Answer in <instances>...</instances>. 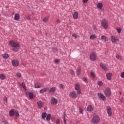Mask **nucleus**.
<instances>
[{
  "instance_id": "nucleus-41",
  "label": "nucleus",
  "mask_w": 124,
  "mask_h": 124,
  "mask_svg": "<svg viewBox=\"0 0 124 124\" xmlns=\"http://www.w3.org/2000/svg\"><path fill=\"white\" fill-rule=\"evenodd\" d=\"M63 118L64 124H66V120H65V115H64V116H63Z\"/></svg>"
},
{
  "instance_id": "nucleus-30",
  "label": "nucleus",
  "mask_w": 124,
  "mask_h": 124,
  "mask_svg": "<svg viewBox=\"0 0 124 124\" xmlns=\"http://www.w3.org/2000/svg\"><path fill=\"white\" fill-rule=\"evenodd\" d=\"M56 91V88L55 87H53L49 90V93H54Z\"/></svg>"
},
{
  "instance_id": "nucleus-53",
  "label": "nucleus",
  "mask_w": 124,
  "mask_h": 124,
  "mask_svg": "<svg viewBox=\"0 0 124 124\" xmlns=\"http://www.w3.org/2000/svg\"><path fill=\"white\" fill-rule=\"evenodd\" d=\"M83 3H87L88 2V0H83Z\"/></svg>"
},
{
  "instance_id": "nucleus-36",
  "label": "nucleus",
  "mask_w": 124,
  "mask_h": 124,
  "mask_svg": "<svg viewBox=\"0 0 124 124\" xmlns=\"http://www.w3.org/2000/svg\"><path fill=\"white\" fill-rule=\"evenodd\" d=\"M15 116L16 117H19V112H18V111L17 110H16L15 111Z\"/></svg>"
},
{
  "instance_id": "nucleus-32",
  "label": "nucleus",
  "mask_w": 124,
  "mask_h": 124,
  "mask_svg": "<svg viewBox=\"0 0 124 124\" xmlns=\"http://www.w3.org/2000/svg\"><path fill=\"white\" fill-rule=\"evenodd\" d=\"M49 21V17H45L43 19V21H44V23H46V22H48Z\"/></svg>"
},
{
  "instance_id": "nucleus-5",
  "label": "nucleus",
  "mask_w": 124,
  "mask_h": 124,
  "mask_svg": "<svg viewBox=\"0 0 124 124\" xmlns=\"http://www.w3.org/2000/svg\"><path fill=\"white\" fill-rule=\"evenodd\" d=\"M75 89L76 91H77L78 94H80L81 93V89L80 88V84L77 83L75 85Z\"/></svg>"
},
{
  "instance_id": "nucleus-10",
  "label": "nucleus",
  "mask_w": 124,
  "mask_h": 124,
  "mask_svg": "<svg viewBox=\"0 0 124 124\" xmlns=\"http://www.w3.org/2000/svg\"><path fill=\"white\" fill-rule=\"evenodd\" d=\"M107 112L109 117L112 116V108H111V107L108 106L107 108Z\"/></svg>"
},
{
  "instance_id": "nucleus-13",
  "label": "nucleus",
  "mask_w": 124,
  "mask_h": 124,
  "mask_svg": "<svg viewBox=\"0 0 124 124\" xmlns=\"http://www.w3.org/2000/svg\"><path fill=\"white\" fill-rule=\"evenodd\" d=\"M100 67H101V68H102V69H103L104 70H107V69L108 68V66H107V65L104 64L103 63H101L100 64Z\"/></svg>"
},
{
  "instance_id": "nucleus-15",
  "label": "nucleus",
  "mask_w": 124,
  "mask_h": 124,
  "mask_svg": "<svg viewBox=\"0 0 124 124\" xmlns=\"http://www.w3.org/2000/svg\"><path fill=\"white\" fill-rule=\"evenodd\" d=\"M27 94L30 99H32L33 98V93H32L27 92Z\"/></svg>"
},
{
  "instance_id": "nucleus-1",
  "label": "nucleus",
  "mask_w": 124,
  "mask_h": 124,
  "mask_svg": "<svg viewBox=\"0 0 124 124\" xmlns=\"http://www.w3.org/2000/svg\"><path fill=\"white\" fill-rule=\"evenodd\" d=\"M9 44L11 47H12V50L13 52H17L20 50V45L16 43L13 40H11L9 42Z\"/></svg>"
},
{
  "instance_id": "nucleus-27",
  "label": "nucleus",
  "mask_w": 124,
  "mask_h": 124,
  "mask_svg": "<svg viewBox=\"0 0 124 124\" xmlns=\"http://www.w3.org/2000/svg\"><path fill=\"white\" fill-rule=\"evenodd\" d=\"M6 77L5 76L2 74H0V80H5Z\"/></svg>"
},
{
  "instance_id": "nucleus-39",
  "label": "nucleus",
  "mask_w": 124,
  "mask_h": 124,
  "mask_svg": "<svg viewBox=\"0 0 124 124\" xmlns=\"http://www.w3.org/2000/svg\"><path fill=\"white\" fill-rule=\"evenodd\" d=\"M21 86H22L23 89H24V90H26V85H25V83L22 82L21 84Z\"/></svg>"
},
{
  "instance_id": "nucleus-4",
  "label": "nucleus",
  "mask_w": 124,
  "mask_h": 124,
  "mask_svg": "<svg viewBox=\"0 0 124 124\" xmlns=\"http://www.w3.org/2000/svg\"><path fill=\"white\" fill-rule=\"evenodd\" d=\"M110 38L112 43H117V42L119 41V37H118V36L112 35L110 36Z\"/></svg>"
},
{
  "instance_id": "nucleus-45",
  "label": "nucleus",
  "mask_w": 124,
  "mask_h": 124,
  "mask_svg": "<svg viewBox=\"0 0 124 124\" xmlns=\"http://www.w3.org/2000/svg\"><path fill=\"white\" fill-rule=\"evenodd\" d=\"M98 86H102V85H103L102 81H99L98 82Z\"/></svg>"
},
{
  "instance_id": "nucleus-47",
  "label": "nucleus",
  "mask_w": 124,
  "mask_h": 124,
  "mask_svg": "<svg viewBox=\"0 0 124 124\" xmlns=\"http://www.w3.org/2000/svg\"><path fill=\"white\" fill-rule=\"evenodd\" d=\"M59 87L60 89H63V85H62V84H60L59 85Z\"/></svg>"
},
{
  "instance_id": "nucleus-23",
  "label": "nucleus",
  "mask_w": 124,
  "mask_h": 124,
  "mask_svg": "<svg viewBox=\"0 0 124 124\" xmlns=\"http://www.w3.org/2000/svg\"><path fill=\"white\" fill-rule=\"evenodd\" d=\"M2 57L3 59H8V58H9V55H8L7 53H5L2 55Z\"/></svg>"
},
{
  "instance_id": "nucleus-35",
  "label": "nucleus",
  "mask_w": 124,
  "mask_h": 124,
  "mask_svg": "<svg viewBox=\"0 0 124 124\" xmlns=\"http://www.w3.org/2000/svg\"><path fill=\"white\" fill-rule=\"evenodd\" d=\"M90 39L93 40L96 38L95 35H91L90 37Z\"/></svg>"
},
{
  "instance_id": "nucleus-29",
  "label": "nucleus",
  "mask_w": 124,
  "mask_h": 124,
  "mask_svg": "<svg viewBox=\"0 0 124 124\" xmlns=\"http://www.w3.org/2000/svg\"><path fill=\"white\" fill-rule=\"evenodd\" d=\"M46 121H50V120H51V114H46Z\"/></svg>"
},
{
  "instance_id": "nucleus-6",
  "label": "nucleus",
  "mask_w": 124,
  "mask_h": 124,
  "mask_svg": "<svg viewBox=\"0 0 124 124\" xmlns=\"http://www.w3.org/2000/svg\"><path fill=\"white\" fill-rule=\"evenodd\" d=\"M105 94L106 96L108 97L111 95V90L110 88H107L105 90Z\"/></svg>"
},
{
  "instance_id": "nucleus-9",
  "label": "nucleus",
  "mask_w": 124,
  "mask_h": 124,
  "mask_svg": "<svg viewBox=\"0 0 124 124\" xmlns=\"http://www.w3.org/2000/svg\"><path fill=\"white\" fill-rule=\"evenodd\" d=\"M13 66H19V61L17 60H14L12 61Z\"/></svg>"
},
{
  "instance_id": "nucleus-46",
  "label": "nucleus",
  "mask_w": 124,
  "mask_h": 124,
  "mask_svg": "<svg viewBox=\"0 0 124 124\" xmlns=\"http://www.w3.org/2000/svg\"><path fill=\"white\" fill-rule=\"evenodd\" d=\"M16 76L17 77H21L22 76V75H21V73H17L16 74Z\"/></svg>"
},
{
  "instance_id": "nucleus-18",
  "label": "nucleus",
  "mask_w": 124,
  "mask_h": 124,
  "mask_svg": "<svg viewBox=\"0 0 124 124\" xmlns=\"http://www.w3.org/2000/svg\"><path fill=\"white\" fill-rule=\"evenodd\" d=\"M107 79L108 80H111V77H112V74L110 73H108L106 74Z\"/></svg>"
},
{
  "instance_id": "nucleus-51",
  "label": "nucleus",
  "mask_w": 124,
  "mask_h": 124,
  "mask_svg": "<svg viewBox=\"0 0 124 124\" xmlns=\"http://www.w3.org/2000/svg\"><path fill=\"white\" fill-rule=\"evenodd\" d=\"M3 99L4 101H6V103H7V97H5Z\"/></svg>"
},
{
  "instance_id": "nucleus-16",
  "label": "nucleus",
  "mask_w": 124,
  "mask_h": 124,
  "mask_svg": "<svg viewBox=\"0 0 124 124\" xmlns=\"http://www.w3.org/2000/svg\"><path fill=\"white\" fill-rule=\"evenodd\" d=\"M9 114L10 117H14V115L15 114V112L14 110H13V109H12L9 111Z\"/></svg>"
},
{
  "instance_id": "nucleus-8",
  "label": "nucleus",
  "mask_w": 124,
  "mask_h": 124,
  "mask_svg": "<svg viewBox=\"0 0 124 124\" xmlns=\"http://www.w3.org/2000/svg\"><path fill=\"white\" fill-rule=\"evenodd\" d=\"M78 92H77V93L75 92V91H73L72 93H70L69 96L72 97L73 98H77V97L78 96Z\"/></svg>"
},
{
  "instance_id": "nucleus-50",
  "label": "nucleus",
  "mask_w": 124,
  "mask_h": 124,
  "mask_svg": "<svg viewBox=\"0 0 124 124\" xmlns=\"http://www.w3.org/2000/svg\"><path fill=\"white\" fill-rule=\"evenodd\" d=\"M55 62H56V63H59V62H60V60L57 59L56 60H55Z\"/></svg>"
},
{
  "instance_id": "nucleus-7",
  "label": "nucleus",
  "mask_w": 124,
  "mask_h": 124,
  "mask_svg": "<svg viewBox=\"0 0 124 124\" xmlns=\"http://www.w3.org/2000/svg\"><path fill=\"white\" fill-rule=\"evenodd\" d=\"M51 105H56L58 104V99H56V98L52 97L51 98Z\"/></svg>"
},
{
  "instance_id": "nucleus-38",
  "label": "nucleus",
  "mask_w": 124,
  "mask_h": 124,
  "mask_svg": "<svg viewBox=\"0 0 124 124\" xmlns=\"http://www.w3.org/2000/svg\"><path fill=\"white\" fill-rule=\"evenodd\" d=\"M31 18V16L30 15H27L26 16V18L27 20H30Z\"/></svg>"
},
{
  "instance_id": "nucleus-31",
  "label": "nucleus",
  "mask_w": 124,
  "mask_h": 124,
  "mask_svg": "<svg viewBox=\"0 0 124 124\" xmlns=\"http://www.w3.org/2000/svg\"><path fill=\"white\" fill-rule=\"evenodd\" d=\"M91 76L93 78H95V74H94V73H93V71H91Z\"/></svg>"
},
{
  "instance_id": "nucleus-2",
  "label": "nucleus",
  "mask_w": 124,
  "mask_h": 124,
  "mask_svg": "<svg viewBox=\"0 0 124 124\" xmlns=\"http://www.w3.org/2000/svg\"><path fill=\"white\" fill-rule=\"evenodd\" d=\"M101 26L104 28V29H105L107 30V29H108V21L106 19H103L101 21Z\"/></svg>"
},
{
  "instance_id": "nucleus-28",
  "label": "nucleus",
  "mask_w": 124,
  "mask_h": 124,
  "mask_svg": "<svg viewBox=\"0 0 124 124\" xmlns=\"http://www.w3.org/2000/svg\"><path fill=\"white\" fill-rule=\"evenodd\" d=\"M47 116V113L46 112H44L42 114V117L43 120H45L46 119V117Z\"/></svg>"
},
{
  "instance_id": "nucleus-25",
  "label": "nucleus",
  "mask_w": 124,
  "mask_h": 124,
  "mask_svg": "<svg viewBox=\"0 0 124 124\" xmlns=\"http://www.w3.org/2000/svg\"><path fill=\"white\" fill-rule=\"evenodd\" d=\"M101 39L102 40H103V41H104L105 42L108 40V39L107 38V37H106V36L104 35H103L101 36Z\"/></svg>"
},
{
  "instance_id": "nucleus-14",
  "label": "nucleus",
  "mask_w": 124,
  "mask_h": 124,
  "mask_svg": "<svg viewBox=\"0 0 124 124\" xmlns=\"http://www.w3.org/2000/svg\"><path fill=\"white\" fill-rule=\"evenodd\" d=\"M98 96L99 98L102 99V100H105V99H106L105 96H104V95L101 93H98Z\"/></svg>"
},
{
  "instance_id": "nucleus-12",
  "label": "nucleus",
  "mask_w": 124,
  "mask_h": 124,
  "mask_svg": "<svg viewBox=\"0 0 124 124\" xmlns=\"http://www.w3.org/2000/svg\"><path fill=\"white\" fill-rule=\"evenodd\" d=\"M37 103L39 108H43V106H44V103L42 101H38Z\"/></svg>"
},
{
  "instance_id": "nucleus-44",
  "label": "nucleus",
  "mask_w": 124,
  "mask_h": 124,
  "mask_svg": "<svg viewBox=\"0 0 124 124\" xmlns=\"http://www.w3.org/2000/svg\"><path fill=\"white\" fill-rule=\"evenodd\" d=\"M121 78H124V72H123L121 73Z\"/></svg>"
},
{
  "instance_id": "nucleus-24",
  "label": "nucleus",
  "mask_w": 124,
  "mask_h": 124,
  "mask_svg": "<svg viewBox=\"0 0 124 124\" xmlns=\"http://www.w3.org/2000/svg\"><path fill=\"white\" fill-rule=\"evenodd\" d=\"M81 74V68L78 67L77 69V75H80Z\"/></svg>"
},
{
  "instance_id": "nucleus-19",
  "label": "nucleus",
  "mask_w": 124,
  "mask_h": 124,
  "mask_svg": "<svg viewBox=\"0 0 124 124\" xmlns=\"http://www.w3.org/2000/svg\"><path fill=\"white\" fill-rule=\"evenodd\" d=\"M14 19H15V20H16V21H18V20H19V19H20V15H19V14H16L15 15Z\"/></svg>"
},
{
  "instance_id": "nucleus-33",
  "label": "nucleus",
  "mask_w": 124,
  "mask_h": 124,
  "mask_svg": "<svg viewBox=\"0 0 124 124\" xmlns=\"http://www.w3.org/2000/svg\"><path fill=\"white\" fill-rule=\"evenodd\" d=\"M70 74H71V75H73V76H75V73L74 72V71H73V70H70Z\"/></svg>"
},
{
  "instance_id": "nucleus-11",
  "label": "nucleus",
  "mask_w": 124,
  "mask_h": 124,
  "mask_svg": "<svg viewBox=\"0 0 124 124\" xmlns=\"http://www.w3.org/2000/svg\"><path fill=\"white\" fill-rule=\"evenodd\" d=\"M90 59L91 61H95L96 59V56H95V54L94 52H93L91 55H90Z\"/></svg>"
},
{
  "instance_id": "nucleus-48",
  "label": "nucleus",
  "mask_w": 124,
  "mask_h": 124,
  "mask_svg": "<svg viewBox=\"0 0 124 124\" xmlns=\"http://www.w3.org/2000/svg\"><path fill=\"white\" fill-rule=\"evenodd\" d=\"M56 124H60V120L57 119L56 121Z\"/></svg>"
},
{
  "instance_id": "nucleus-42",
  "label": "nucleus",
  "mask_w": 124,
  "mask_h": 124,
  "mask_svg": "<svg viewBox=\"0 0 124 124\" xmlns=\"http://www.w3.org/2000/svg\"><path fill=\"white\" fill-rule=\"evenodd\" d=\"M82 80L84 82H85V83H87L88 82V79L86 78H82Z\"/></svg>"
},
{
  "instance_id": "nucleus-22",
  "label": "nucleus",
  "mask_w": 124,
  "mask_h": 124,
  "mask_svg": "<svg viewBox=\"0 0 124 124\" xmlns=\"http://www.w3.org/2000/svg\"><path fill=\"white\" fill-rule=\"evenodd\" d=\"M103 6V4L102 3H98L97 4V7L99 8V9H102Z\"/></svg>"
},
{
  "instance_id": "nucleus-43",
  "label": "nucleus",
  "mask_w": 124,
  "mask_h": 124,
  "mask_svg": "<svg viewBox=\"0 0 124 124\" xmlns=\"http://www.w3.org/2000/svg\"><path fill=\"white\" fill-rule=\"evenodd\" d=\"M72 36H73V37H75V38H76V39L78 37V35H77V34H73L72 35Z\"/></svg>"
},
{
  "instance_id": "nucleus-20",
  "label": "nucleus",
  "mask_w": 124,
  "mask_h": 124,
  "mask_svg": "<svg viewBox=\"0 0 124 124\" xmlns=\"http://www.w3.org/2000/svg\"><path fill=\"white\" fill-rule=\"evenodd\" d=\"M73 17L74 19H78V13L76 12L74 13Z\"/></svg>"
},
{
  "instance_id": "nucleus-34",
  "label": "nucleus",
  "mask_w": 124,
  "mask_h": 124,
  "mask_svg": "<svg viewBox=\"0 0 124 124\" xmlns=\"http://www.w3.org/2000/svg\"><path fill=\"white\" fill-rule=\"evenodd\" d=\"M116 58H117V59H118L119 60H122V56H121L120 55L117 54L116 55Z\"/></svg>"
},
{
  "instance_id": "nucleus-49",
  "label": "nucleus",
  "mask_w": 124,
  "mask_h": 124,
  "mask_svg": "<svg viewBox=\"0 0 124 124\" xmlns=\"http://www.w3.org/2000/svg\"><path fill=\"white\" fill-rule=\"evenodd\" d=\"M79 111V112L80 113V114H83V109L80 108Z\"/></svg>"
},
{
  "instance_id": "nucleus-21",
  "label": "nucleus",
  "mask_w": 124,
  "mask_h": 124,
  "mask_svg": "<svg viewBox=\"0 0 124 124\" xmlns=\"http://www.w3.org/2000/svg\"><path fill=\"white\" fill-rule=\"evenodd\" d=\"M93 110V107H92L91 106H88L87 108V110L88 112H92Z\"/></svg>"
},
{
  "instance_id": "nucleus-40",
  "label": "nucleus",
  "mask_w": 124,
  "mask_h": 124,
  "mask_svg": "<svg viewBox=\"0 0 124 124\" xmlns=\"http://www.w3.org/2000/svg\"><path fill=\"white\" fill-rule=\"evenodd\" d=\"M2 123H3L4 124H9V123H8V122L6 120H3Z\"/></svg>"
},
{
  "instance_id": "nucleus-52",
  "label": "nucleus",
  "mask_w": 124,
  "mask_h": 124,
  "mask_svg": "<svg viewBox=\"0 0 124 124\" xmlns=\"http://www.w3.org/2000/svg\"><path fill=\"white\" fill-rule=\"evenodd\" d=\"M57 24H60V23H61V20L58 19H57V21H56Z\"/></svg>"
},
{
  "instance_id": "nucleus-37",
  "label": "nucleus",
  "mask_w": 124,
  "mask_h": 124,
  "mask_svg": "<svg viewBox=\"0 0 124 124\" xmlns=\"http://www.w3.org/2000/svg\"><path fill=\"white\" fill-rule=\"evenodd\" d=\"M118 33H121V31H122V30H121L120 28H117L116 29Z\"/></svg>"
},
{
  "instance_id": "nucleus-3",
  "label": "nucleus",
  "mask_w": 124,
  "mask_h": 124,
  "mask_svg": "<svg viewBox=\"0 0 124 124\" xmlns=\"http://www.w3.org/2000/svg\"><path fill=\"white\" fill-rule=\"evenodd\" d=\"M99 122H100V118L97 115L94 116L92 120V122L94 124H97Z\"/></svg>"
},
{
  "instance_id": "nucleus-17",
  "label": "nucleus",
  "mask_w": 124,
  "mask_h": 124,
  "mask_svg": "<svg viewBox=\"0 0 124 124\" xmlns=\"http://www.w3.org/2000/svg\"><path fill=\"white\" fill-rule=\"evenodd\" d=\"M49 90V89L48 88H45L44 89H41L40 91V93H46V92H47V91H48Z\"/></svg>"
},
{
  "instance_id": "nucleus-26",
  "label": "nucleus",
  "mask_w": 124,
  "mask_h": 124,
  "mask_svg": "<svg viewBox=\"0 0 124 124\" xmlns=\"http://www.w3.org/2000/svg\"><path fill=\"white\" fill-rule=\"evenodd\" d=\"M35 86V88H41V84H40V83H36L34 85Z\"/></svg>"
}]
</instances>
